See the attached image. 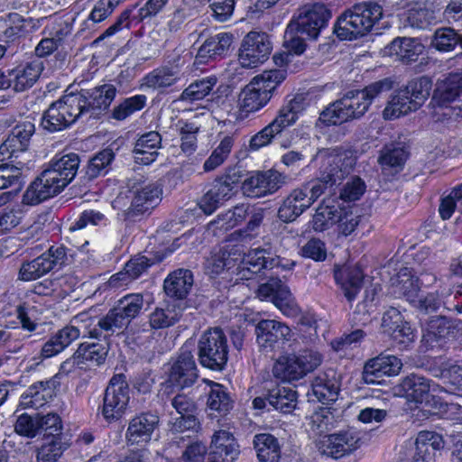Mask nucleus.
<instances>
[{
	"instance_id": "nucleus-19",
	"label": "nucleus",
	"mask_w": 462,
	"mask_h": 462,
	"mask_svg": "<svg viewBox=\"0 0 462 462\" xmlns=\"http://www.w3.org/2000/svg\"><path fill=\"white\" fill-rule=\"evenodd\" d=\"M266 252L263 249L250 250L242 253L239 248L233 249V255L238 257L236 273L238 279L250 280L254 274L258 273L263 268H273L278 265L279 260L266 257Z\"/></svg>"
},
{
	"instance_id": "nucleus-23",
	"label": "nucleus",
	"mask_w": 462,
	"mask_h": 462,
	"mask_svg": "<svg viewBox=\"0 0 462 462\" xmlns=\"http://www.w3.org/2000/svg\"><path fill=\"white\" fill-rule=\"evenodd\" d=\"M436 387L430 381L415 374L405 377L393 388V394L404 397L417 403L429 402L430 397L434 396Z\"/></svg>"
},
{
	"instance_id": "nucleus-37",
	"label": "nucleus",
	"mask_w": 462,
	"mask_h": 462,
	"mask_svg": "<svg viewBox=\"0 0 462 462\" xmlns=\"http://www.w3.org/2000/svg\"><path fill=\"white\" fill-rule=\"evenodd\" d=\"M393 285L396 288L395 292H399L400 294L404 295L407 300L412 303L419 301L422 304L425 309L432 308L436 309L437 306L430 305V303H427L428 299H425L423 301L420 297V284L418 278L412 276L408 269H404L401 271L397 276L395 282H393Z\"/></svg>"
},
{
	"instance_id": "nucleus-1",
	"label": "nucleus",
	"mask_w": 462,
	"mask_h": 462,
	"mask_svg": "<svg viewBox=\"0 0 462 462\" xmlns=\"http://www.w3.org/2000/svg\"><path fill=\"white\" fill-rule=\"evenodd\" d=\"M313 161H319L320 178L293 189L283 200L279 208V218L283 222H292L309 209L325 192L328 182H335L347 173L356 163L351 151L333 149L320 151Z\"/></svg>"
},
{
	"instance_id": "nucleus-43",
	"label": "nucleus",
	"mask_w": 462,
	"mask_h": 462,
	"mask_svg": "<svg viewBox=\"0 0 462 462\" xmlns=\"http://www.w3.org/2000/svg\"><path fill=\"white\" fill-rule=\"evenodd\" d=\"M79 94L85 96L88 101L86 107V112H88L90 109L100 110L108 107L116 97V88L114 85L104 84L92 90L79 92Z\"/></svg>"
},
{
	"instance_id": "nucleus-63",
	"label": "nucleus",
	"mask_w": 462,
	"mask_h": 462,
	"mask_svg": "<svg viewBox=\"0 0 462 462\" xmlns=\"http://www.w3.org/2000/svg\"><path fill=\"white\" fill-rule=\"evenodd\" d=\"M41 312L42 310L32 306L30 300L20 305L17 309V318L22 328L30 332L34 331L37 328Z\"/></svg>"
},
{
	"instance_id": "nucleus-8",
	"label": "nucleus",
	"mask_w": 462,
	"mask_h": 462,
	"mask_svg": "<svg viewBox=\"0 0 462 462\" xmlns=\"http://www.w3.org/2000/svg\"><path fill=\"white\" fill-rule=\"evenodd\" d=\"M129 387L123 374H116L106 390L102 414L107 422L119 420L129 403Z\"/></svg>"
},
{
	"instance_id": "nucleus-6",
	"label": "nucleus",
	"mask_w": 462,
	"mask_h": 462,
	"mask_svg": "<svg viewBox=\"0 0 462 462\" xmlns=\"http://www.w3.org/2000/svg\"><path fill=\"white\" fill-rule=\"evenodd\" d=\"M94 321L89 313H79L75 316L70 325L57 331L43 344L40 353L41 359L51 358L59 355L81 335L96 336V328L91 329Z\"/></svg>"
},
{
	"instance_id": "nucleus-52",
	"label": "nucleus",
	"mask_w": 462,
	"mask_h": 462,
	"mask_svg": "<svg viewBox=\"0 0 462 462\" xmlns=\"http://www.w3.org/2000/svg\"><path fill=\"white\" fill-rule=\"evenodd\" d=\"M312 393L321 403L329 404L337 399L338 384L326 375H319L313 381Z\"/></svg>"
},
{
	"instance_id": "nucleus-4",
	"label": "nucleus",
	"mask_w": 462,
	"mask_h": 462,
	"mask_svg": "<svg viewBox=\"0 0 462 462\" xmlns=\"http://www.w3.org/2000/svg\"><path fill=\"white\" fill-rule=\"evenodd\" d=\"M382 17L383 8L376 3L356 5L338 17L334 32L340 40L352 41L369 32Z\"/></svg>"
},
{
	"instance_id": "nucleus-61",
	"label": "nucleus",
	"mask_w": 462,
	"mask_h": 462,
	"mask_svg": "<svg viewBox=\"0 0 462 462\" xmlns=\"http://www.w3.org/2000/svg\"><path fill=\"white\" fill-rule=\"evenodd\" d=\"M180 148L187 154L193 153L197 149V134L199 126L193 122H180Z\"/></svg>"
},
{
	"instance_id": "nucleus-2",
	"label": "nucleus",
	"mask_w": 462,
	"mask_h": 462,
	"mask_svg": "<svg viewBox=\"0 0 462 462\" xmlns=\"http://www.w3.org/2000/svg\"><path fill=\"white\" fill-rule=\"evenodd\" d=\"M285 79L286 72L282 69L264 70L254 76L239 94L238 117L244 119L267 106Z\"/></svg>"
},
{
	"instance_id": "nucleus-20",
	"label": "nucleus",
	"mask_w": 462,
	"mask_h": 462,
	"mask_svg": "<svg viewBox=\"0 0 462 462\" xmlns=\"http://www.w3.org/2000/svg\"><path fill=\"white\" fill-rule=\"evenodd\" d=\"M130 192L132 200L129 209L137 214L152 210L160 204L162 198V187L157 181L143 180L135 183Z\"/></svg>"
},
{
	"instance_id": "nucleus-13",
	"label": "nucleus",
	"mask_w": 462,
	"mask_h": 462,
	"mask_svg": "<svg viewBox=\"0 0 462 462\" xmlns=\"http://www.w3.org/2000/svg\"><path fill=\"white\" fill-rule=\"evenodd\" d=\"M167 387L183 389L191 386L198 378V369L191 350L183 346L169 365Z\"/></svg>"
},
{
	"instance_id": "nucleus-26",
	"label": "nucleus",
	"mask_w": 462,
	"mask_h": 462,
	"mask_svg": "<svg viewBox=\"0 0 462 462\" xmlns=\"http://www.w3.org/2000/svg\"><path fill=\"white\" fill-rule=\"evenodd\" d=\"M236 182L229 176L216 180L199 203L201 210L211 215L220 205L230 199L236 193Z\"/></svg>"
},
{
	"instance_id": "nucleus-62",
	"label": "nucleus",
	"mask_w": 462,
	"mask_h": 462,
	"mask_svg": "<svg viewBox=\"0 0 462 462\" xmlns=\"http://www.w3.org/2000/svg\"><path fill=\"white\" fill-rule=\"evenodd\" d=\"M299 33H300V28L291 22L284 32L283 48L292 55H300L306 49V44Z\"/></svg>"
},
{
	"instance_id": "nucleus-38",
	"label": "nucleus",
	"mask_w": 462,
	"mask_h": 462,
	"mask_svg": "<svg viewBox=\"0 0 462 462\" xmlns=\"http://www.w3.org/2000/svg\"><path fill=\"white\" fill-rule=\"evenodd\" d=\"M233 42V36L227 32H220L209 37L200 46L197 54V60L206 62L208 59L216 58L226 53Z\"/></svg>"
},
{
	"instance_id": "nucleus-53",
	"label": "nucleus",
	"mask_w": 462,
	"mask_h": 462,
	"mask_svg": "<svg viewBox=\"0 0 462 462\" xmlns=\"http://www.w3.org/2000/svg\"><path fill=\"white\" fill-rule=\"evenodd\" d=\"M239 258L233 255V250L226 253L218 250L212 253L211 256L206 261V270L210 274H219L225 268L234 270L236 273V262Z\"/></svg>"
},
{
	"instance_id": "nucleus-54",
	"label": "nucleus",
	"mask_w": 462,
	"mask_h": 462,
	"mask_svg": "<svg viewBox=\"0 0 462 462\" xmlns=\"http://www.w3.org/2000/svg\"><path fill=\"white\" fill-rule=\"evenodd\" d=\"M448 327L442 318L432 319L422 336V341L431 348L443 346V338L448 334Z\"/></svg>"
},
{
	"instance_id": "nucleus-12",
	"label": "nucleus",
	"mask_w": 462,
	"mask_h": 462,
	"mask_svg": "<svg viewBox=\"0 0 462 462\" xmlns=\"http://www.w3.org/2000/svg\"><path fill=\"white\" fill-rule=\"evenodd\" d=\"M272 51L269 36L264 32H250L244 38L238 55L243 68L252 69L262 65Z\"/></svg>"
},
{
	"instance_id": "nucleus-51",
	"label": "nucleus",
	"mask_w": 462,
	"mask_h": 462,
	"mask_svg": "<svg viewBox=\"0 0 462 462\" xmlns=\"http://www.w3.org/2000/svg\"><path fill=\"white\" fill-rule=\"evenodd\" d=\"M338 208L322 203L313 215L310 224L311 228L318 233L329 230L336 226Z\"/></svg>"
},
{
	"instance_id": "nucleus-59",
	"label": "nucleus",
	"mask_w": 462,
	"mask_h": 462,
	"mask_svg": "<svg viewBox=\"0 0 462 462\" xmlns=\"http://www.w3.org/2000/svg\"><path fill=\"white\" fill-rule=\"evenodd\" d=\"M147 101L144 95H135L125 99L113 110V118L125 120L134 113L142 110Z\"/></svg>"
},
{
	"instance_id": "nucleus-21",
	"label": "nucleus",
	"mask_w": 462,
	"mask_h": 462,
	"mask_svg": "<svg viewBox=\"0 0 462 462\" xmlns=\"http://www.w3.org/2000/svg\"><path fill=\"white\" fill-rule=\"evenodd\" d=\"M159 424L158 416L152 413H141L132 418L125 432L128 446L143 447L149 443Z\"/></svg>"
},
{
	"instance_id": "nucleus-28",
	"label": "nucleus",
	"mask_w": 462,
	"mask_h": 462,
	"mask_svg": "<svg viewBox=\"0 0 462 462\" xmlns=\"http://www.w3.org/2000/svg\"><path fill=\"white\" fill-rule=\"evenodd\" d=\"M334 277L347 300H354L362 288L364 273L361 267L358 264L337 267Z\"/></svg>"
},
{
	"instance_id": "nucleus-55",
	"label": "nucleus",
	"mask_w": 462,
	"mask_h": 462,
	"mask_svg": "<svg viewBox=\"0 0 462 462\" xmlns=\"http://www.w3.org/2000/svg\"><path fill=\"white\" fill-rule=\"evenodd\" d=\"M68 445L60 437L47 439L37 453L38 462H56L67 449Z\"/></svg>"
},
{
	"instance_id": "nucleus-45",
	"label": "nucleus",
	"mask_w": 462,
	"mask_h": 462,
	"mask_svg": "<svg viewBox=\"0 0 462 462\" xmlns=\"http://www.w3.org/2000/svg\"><path fill=\"white\" fill-rule=\"evenodd\" d=\"M430 45L439 52H451L457 46L462 48V34L450 27L439 28L432 34Z\"/></svg>"
},
{
	"instance_id": "nucleus-16",
	"label": "nucleus",
	"mask_w": 462,
	"mask_h": 462,
	"mask_svg": "<svg viewBox=\"0 0 462 462\" xmlns=\"http://www.w3.org/2000/svg\"><path fill=\"white\" fill-rule=\"evenodd\" d=\"M285 181V177L275 170L254 171L243 182V193L250 198H261L274 193Z\"/></svg>"
},
{
	"instance_id": "nucleus-35",
	"label": "nucleus",
	"mask_w": 462,
	"mask_h": 462,
	"mask_svg": "<svg viewBox=\"0 0 462 462\" xmlns=\"http://www.w3.org/2000/svg\"><path fill=\"white\" fill-rule=\"evenodd\" d=\"M212 452L225 462H234L240 454L239 445L233 434L220 430L212 438Z\"/></svg>"
},
{
	"instance_id": "nucleus-56",
	"label": "nucleus",
	"mask_w": 462,
	"mask_h": 462,
	"mask_svg": "<svg viewBox=\"0 0 462 462\" xmlns=\"http://www.w3.org/2000/svg\"><path fill=\"white\" fill-rule=\"evenodd\" d=\"M180 79L177 68H162L154 70L146 77V83L154 88H162L174 85Z\"/></svg>"
},
{
	"instance_id": "nucleus-24",
	"label": "nucleus",
	"mask_w": 462,
	"mask_h": 462,
	"mask_svg": "<svg viewBox=\"0 0 462 462\" xmlns=\"http://www.w3.org/2000/svg\"><path fill=\"white\" fill-rule=\"evenodd\" d=\"M402 362L395 356H379L367 361L364 366L363 380L367 384L380 383L383 376L399 374Z\"/></svg>"
},
{
	"instance_id": "nucleus-31",
	"label": "nucleus",
	"mask_w": 462,
	"mask_h": 462,
	"mask_svg": "<svg viewBox=\"0 0 462 462\" xmlns=\"http://www.w3.org/2000/svg\"><path fill=\"white\" fill-rule=\"evenodd\" d=\"M305 109L304 98L297 96L279 109L277 116L270 124L278 134H281L287 127L294 125Z\"/></svg>"
},
{
	"instance_id": "nucleus-57",
	"label": "nucleus",
	"mask_w": 462,
	"mask_h": 462,
	"mask_svg": "<svg viewBox=\"0 0 462 462\" xmlns=\"http://www.w3.org/2000/svg\"><path fill=\"white\" fill-rule=\"evenodd\" d=\"M216 79L206 78L191 83L180 96L182 101L193 102L203 99L216 85Z\"/></svg>"
},
{
	"instance_id": "nucleus-22",
	"label": "nucleus",
	"mask_w": 462,
	"mask_h": 462,
	"mask_svg": "<svg viewBox=\"0 0 462 462\" xmlns=\"http://www.w3.org/2000/svg\"><path fill=\"white\" fill-rule=\"evenodd\" d=\"M63 256L62 248H50L34 260L23 263L19 271V279L30 282L42 277L60 263Z\"/></svg>"
},
{
	"instance_id": "nucleus-58",
	"label": "nucleus",
	"mask_w": 462,
	"mask_h": 462,
	"mask_svg": "<svg viewBox=\"0 0 462 462\" xmlns=\"http://www.w3.org/2000/svg\"><path fill=\"white\" fill-rule=\"evenodd\" d=\"M116 307L129 321L135 319L143 308V297L141 293H129L121 298Z\"/></svg>"
},
{
	"instance_id": "nucleus-33",
	"label": "nucleus",
	"mask_w": 462,
	"mask_h": 462,
	"mask_svg": "<svg viewBox=\"0 0 462 462\" xmlns=\"http://www.w3.org/2000/svg\"><path fill=\"white\" fill-rule=\"evenodd\" d=\"M92 312L93 310L85 312L89 313L90 317L95 320L91 326V329L96 328L97 335H88L90 337H98L100 336L101 330L111 332V334H120L128 327L131 322L125 316H123L121 311L117 310L116 306L111 310H109V312L103 319H97L96 316L92 315Z\"/></svg>"
},
{
	"instance_id": "nucleus-29",
	"label": "nucleus",
	"mask_w": 462,
	"mask_h": 462,
	"mask_svg": "<svg viewBox=\"0 0 462 462\" xmlns=\"http://www.w3.org/2000/svg\"><path fill=\"white\" fill-rule=\"evenodd\" d=\"M366 220L365 216L356 207L338 208L334 230L337 238L356 235L359 227L363 226Z\"/></svg>"
},
{
	"instance_id": "nucleus-64",
	"label": "nucleus",
	"mask_w": 462,
	"mask_h": 462,
	"mask_svg": "<svg viewBox=\"0 0 462 462\" xmlns=\"http://www.w3.org/2000/svg\"><path fill=\"white\" fill-rule=\"evenodd\" d=\"M366 190L365 181L359 177H352L342 187L339 198L346 202L356 201Z\"/></svg>"
},
{
	"instance_id": "nucleus-10",
	"label": "nucleus",
	"mask_w": 462,
	"mask_h": 462,
	"mask_svg": "<svg viewBox=\"0 0 462 462\" xmlns=\"http://www.w3.org/2000/svg\"><path fill=\"white\" fill-rule=\"evenodd\" d=\"M79 163L77 153L56 154L42 173L60 193L75 179Z\"/></svg>"
},
{
	"instance_id": "nucleus-40",
	"label": "nucleus",
	"mask_w": 462,
	"mask_h": 462,
	"mask_svg": "<svg viewBox=\"0 0 462 462\" xmlns=\"http://www.w3.org/2000/svg\"><path fill=\"white\" fill-rule=\"evenodd\" d=\"M57 194V190L47 181V179L42 173L39 178L30 184L23 193L22 204L36 206Z\"/></svg>"
},
{
	"instance_id": "nucleus-17",
	"label": "nucleus",
	"mask_w": 462,
	"mask_h": 462,
	"mask_svg": "<svg viewBox=\"0 0 462 462\" xmlns=\"http://www.w3.org/2000/svg\"><path fill=\"white\" fill-rule=\"evenodd\" d=\"M445 446L441 435L434 431H420L414 441V447L406 458L398 462H436L437 452Z\"/></svg>"
},
{
	"instance_id": "nucleus-32",
	"label": "nucleus",
	"mask_w": 462,
	"mask_h": 462,
	"mask_svg": "<svg viewBox=\"0 0 462 462\" xmlns=\"http://www.w3.org/2000/svg\"><path fill=\"white\" fill-rule=\"evenodd\" d=\"M273 375L282 382H293L304 377L296 354L285 353L275 359L273 369Z\"/></svg>"
},
{
	"instance_id": "nucleus-48",
	"label": "nucleus",
	"mask_w": 462,
	"mask_h": 462,
	"mask_svg": "<svg viewBox=\"0 0 462 462\" xmlns=\"http://www.w3.org/2000/svg\"><path fill=\"white\" fill-rule=\"evenodd\" d=\"M268 402L275 410L290 413L296 407L297 394L290 387L276 386L269 391Z\"/></svg>"
},
{
	"instance_id": "nucleus-14",
	"label": "nucleus",
	"mask_w": 462,
	"mask_h": 462,
	"mask_svg": "<svg viewBox=\"0 0 462 462\" xmlns=\"http://www.w3.org/2000/svg\"><path fill=\"white\" fill-rule=\"evenodd\" d=\"M331 18L330 10L322 3L309 4L302 6L297 18L292 21L310 39H317Z\"/></svg>"
},
{
	"instance_id": "nucleus-41",
	"label": "nucleus",
	"mask_w": 462,
	"mask_h": 462,
	"mask_svg": "<svg viewBox=\"0 0 462 462\" xmlns=\"http://www.w3.org/2000/svg\"><path fill=\"white\" fill-rule=\"evenodd\" d=\"M193 284L190 271L179 269L171 273L164 281V291L171 296L182 299L187 296Z\"/></svg>"
},
{
	"instance_id": "nucleus-36",
	"label": "nucleus",
	"mask_w": 462,
	"mask_h": 462,
	"mask_svg": "<svg viewBox=\"0 0 462 462\" xmlns=\"http://www.w3.org/2000/svg\"><path fill=\"white\" fill-rule=\"evenodd\" d=\"M52 381L39 382L30 386L21 396L20 405L23 408H39L44 405L54 394Z\"/></svg>"
},
{
	"instance_id": "nucleus-46",
	"label": "nucleus",
	"mask_w": 462,
	"mask_h": 462,
	"mask_svg": "<svg viewBox=\"0 0 462 462\" xmlns=\"http://www.w3.org/2000/svg\"><path fill=\"white\" fill-rule=\"evenodd\" d=\"M172 406L180 414L176 418L174 427L177 430H189L196 426V419L191 414L195 409L193 401L184 394H178L172 400Z\"/></svg>"
},
{
	"instance_id": "nucleus-47",
	"label": "nucleus",
	"mask_w": 462,
	"mask_h": 462,
	"mask_svg": "<svg viewBox=\"0 0 462 462\" xmlns=\"http://www.w3.org/2000/svg\"><path fill=\"white\" fill-rule=\"evenodd\" d=\"M246 214V206H236L234 209L219 215L216 220L210 222L209 229L215 235L225 233L239 225L245 218Z\"/></svg>"
},
{
	"instance_id": "nucleus-11",
	"label": "nucleus",
	"mask_w": 462,
	"mask_h": 462,
	"mask_svg": "<svg viewBox=\"0 0 462 462\" xmlns=\"http://www.w3.org/2000/svg\"><path fill=\"white\" fill-rule=\"evenodd\" d=\"M391 81L388 79L380 80L370 84L361 90L349 91L342 98V104L347 112L348 119H355L363 116L372 102L384 90L390 89Z\"/></svg>"
},
{
	"instance_id": "nucleus-50",
	"label": "nucleus",
	"mask_w": 462,
	"mask_h": 462,
	"mask_svg": "<svg viewBox=\"0 0 462 462\" xmlns=\"http://www.w3.org/2000/svg\"><path fill=\"white\" fill-rule=\"evenodd\" d=\"M235 139L231 135L223 137L218 144L213 149L208 158L203 164L205 171H212L222 165L231 153Z\"/></svg>"
},
{
	"instance_id": "nucleus-34",
	"label": "nucleus",
	"mask_w": 462,
	"mask_h": 462,
	"mask_svg": "<svg viewBox=\"0 0 462 462\" xmlns=\"http://www.w3.org/2000/svg\"><path fill=\"white\" fill-rule=\"evenodd\" d=\"M161 135L154 131L143 134L134 146V160L138 163L149 165L158 156V149L161 146Z\"/></svg>"
},
{
	"instance_id": "nucleus-39",
	"label": "nucleus",
	"mask_w": 462,
	"mask_h": 462,
	"mask_svg": "<svg viewBox=\"0 0 462 462\" xmlns=\"http://www.w3.org/2000/svg\"><path fill=\"white\" fill-rule=\"evenodd\" d=\"M43 69L42 62L33 60L12 71L14 89L17 92L32 88L37 81Z\"/></svg>"
},
{
	"instance_id": "nucleus-42",
	"label": "nucleus",
	"mask_w": 462,
	"mask_h": 462,
	"mask_svg": "<svg viewBox=\"0 0 462 462\" xmlns=\"http://www.w3.org/2000/svg\"><path fill=\"white\" fill-rule=\"evenodd\" d=\"M107 352L108 349L105 344L100 342H84L79 345L72 359L77 365L88 362L100 365L105 361Z\"/></svg>"
},
{
	"instance_id": "nucleus-60",
	"label": "nucleus",
	"mask_w": 462,
	"mask_h": 462,
	"mask_svg": "<svg viewBox=\"0 0 462 462\" xmlns=\"http://www.w3.org/2000/svg\"><path fill=\"white\" fill-rule=\"evenodd\" d=\"M113 159L114 153L111 150L105 149L99 152L88 162L86 170L87 176L89 179H94L99 175L106 174Z\"/></svg>"
},
{
	"instance_id": "nucleus-5",
	"label": "nucleus",
	"mask_w": 462,
	"mask_h": 462,
	"mask_svg": "<svg viewBox=\"0 0 462 462\" xmlns=\"http://www.w3.org/2000/svg\"><path fill=\"white\" fill-rule=\"evenodd\" d=\"M88 101L84 95L69 93L53 102L43 114L42 127L51 132L61 131L86 113Z\"/></svg>"
},
{
	"instance_id": "nucleus-18",
	"label": "nucleus",
	"mask_w": 462,
	"mask_h": 462,
	"mask_svg": "<svg viewBox=\"0 0 462 462\" xmlns=\"http://www.w3.org/2000/svg\"><path fill=\"white\" fill-rule=\"evenodd\" d=\"M291 335L286 324L275 319H262L255 326L256 343L264 352L273 351L281 341H289Z\"/></svg>"
},
{
	"instance_id": "nucleus-9",
	"label": "nucleus",
	"mask_w": 462,
	"mask_h": 462,
	"mask_svg": "<svg viewBox=\"0 0 462 462\" xmlns=\"http://www.w3.org/2000/svg\"><path fill=\"white\" fill-rule=\"evenodd\" d=\"M256 296L261 300L271 301L285 316L294 318L300 310L289 287L278 278H271L259 285Z\"/></svg>"
},
{
	"instance_id": "nucleus-25",
	"label": "nucleus",
	"mask_w": 462,
	"mask_h": 462,
	"mask_svg": "<svg viewBox=\"0 0 462 462\" xmlns=\"http://www.w3.org/2000/svg\"><path fill=\"white\" fill-rule=\"evenodd\" d=\"M359 448L356 432L347 430L324 436L319 441L320 451L331 457L338 458Z\"/></svg>"
},
{
	"instance_id": "nucleus-30",
	"label": "nucleus",
	"mask_w": 462,
	"mask_h": 462,
	"mask_svg": "<svg viewBox=\"0 0 462 462\" xmlns=\"http://www.w3.org/2000/svg\"><path fill=\"white\" fill-rule=\"evenodd\" d=\"M425 50L422 42L416 38H396L384 50V55L395 56L397 59L405 61H414Z\"/></svg>"
},
{
	"instance_id": "nucleus-7",
	"label": "nucleus",
	"mask_w": 462,
	"mask_h": 462,
	"mask_svg": "<svg viewBox=\"0 0 462 462\" xmlns=\"http://www.w3.org/2000/svg\"><path fill=\"white\" fill-rule=\"evenodd\" d=\"M227 343L219 328L205 332L199 342V358L202 366L220 371L227 362Z\"/></svg>"
},
{
	"instance_id": "nucleus-27",
	"label": "nucleus",
	"mask_w": 462,
	"mask_h": 462,
	"mask_svg": "<svg viewBox=\"0 0 462 462\" xmlns=\"http://www.w3.org/2000/svg\"><path fill=\"white\" fill-rule=\"evenodd\" d=\"M36 29L34 20L24 19L16 13L0 17V38L6 42H15Z\"/></svg>"
},
{
	"instance_id": "nucleus-3",
	"label": "nucleus",
	"mask_w": 462,
	"mask_h": 462,
	"mask_svg": "<svg viewBox=\"0 0 462 462\" xmlns=\"http://www.w3.org/2000/svg\"><path fill=\"white\" fill-rule=\"evenodd\" d=\"M431 81L425 77L410 81L395 89L389 97L382 112L384 120H395L417 111L428 99Z\"/></svg>"
},
{
	"instance_id": "nucleus-44",
	"label": "nucleus",
	"mask_w": 462,
	"mask_h": 462,
	"mask_svg": "<svg viewBox=\"0 0 462 462\" xmlns=\"http://www.w3.org/2000/svg\"><path fill=\"white\" fill-rule=\"evenodd\" d=\"M254 446L260 462H278L281 450L274 436L268 433L257 434L254 439Z\"/></svg>"
},
{
	"instance_id": "nucleus-15",
	"label": "nucleus",
	"mask_w": 462,
	"mask_h": 462,
	"mask_svg": "<svg viewBox=\"0 0 462 462\" xmlns=\"http://www.w3.org/2000/svg\"><path fill=\"white\" fill-rule=\"evenodd\" d=\"M435 97L444 103H450L445 106L444 116L452 120H462V73H450L441 80Z\"/></svg>"
},
{
	"instance_id": "nucleus-49",
	"label": "nucleus",
	"mask_w": 462,
	"mask_h": 462,
	"mask_svg": "<svg viewBox=\"0 0 462 462\" xmlns=\"http://www.w3.org/2000/svg\"><path fill=\"white\" fill-rule=\"evenodd\" d=\"M204 382L210 386L207 405L212 411L225 414L232 409V400L225 387L209 380Z\"/></svg>"
}]
</instances>
